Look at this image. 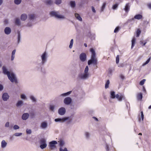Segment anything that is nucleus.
<instances>
[{
  "mask_svg": "<svg viewBox=\"0 0 151 151\" xmlns=\"http://www.w3.org/2000/svg\"><path fill=\"white\" fill-rule=\"evenodd\" d=\"M41 61L37 60L36 63L35 70L39 72H42V66L46 62L47 58V53L44 52L40 55Z\"/></svg>",
  "mask_w": 151,
  "mask_h": 151,
  "instance_id": "1",
  "label": "nucleus"
},
{
  "mask_svg": "<svg viewBox=\"0 0 151 151\" xmlns=\"http://www.w3.org/2000/svg\"><path fill=\"white\" fill-rule=\"evenodd\" d=\"M90 51L91 53V60L88 61V65H90L93 64L94 65H96L97 64V60L96 58V54L95 50L93 48H91Z\"/></svg>",
  "mask_w": 151,
  "mask_h": 151,
  "instance_id": "2",
  "label": "nucleus"
},
{
  "mask_svg": "<svg viewBox=\"0 0 151 151\" xmlns=\"http://www.w3.org/2000/svg\"><path fill=\"white\" fill-rule=\"evenodd\" d=\"M116 98L119 101H122V100H125V98L124 95L121 94L120 95L118 94L116 95L115 94V92L114 91H111L110 92V98L111 99H114Z\"/></svg>",
  "mask_w": 151,
  "mask_h": 151,
  "instance_id": "3",
  "label": "nucleus"
},
{
  "mask_svg": "<svg viewBox=\"0 0 151 151\" xmlns=\"http://www.w3.org/2000/svg\"><path fill=\"white\" fill-rule=\"evenodd\" d=\"M50 14L51 16L55 17L58 19H65V17L64 15L59 14V12L58 11H52L50 12Z\"/></svg>",
  "mask_w": 151,
  "mask_h": 151,
  "instance_id": "4",
  "label": "nucleus"
},
{
  "mask_svg": "<svg viewBox=\"0 0 151 151\" xmlns=\"http://www.w3.org/2000/svg\"><path fill=\"white\" fill-rule=\"evenodd\" d=\"M9 79L12 83H17V80L15 74L13 73H11L7 76Z\"/></svg>",
  "mask_w": 151,
  "mask_h": 151,
  "instance_id": "5",
  "label": "nucleus"
},
{
  "mask_svg": "<svg viewBox=\"0 0 151 151\" xmlns=\"http://www.w3.org/2000/svg\"><path fill=\"white\" fill-rule=\"evenodd\" d=\"M89 74H87L85 73H81L78 74V78L81 80H85L88 78Z\"/></svg>",
  "mask_w": 151,
  "mask_h": 151,
  "instance_id": "6",
  "label": "nucleus"
},
{
  "mask_svg": "<svg viewBox=\"0 0 151 151\" xmlns=\"http://www.w3.org/2000/svg\"><path fill=\"white\" fill-rule=\"evenodd\" d=\"M40 147L43 149L45 148L47 146V144L46 139L45 138H42L39 141Z\"/></svg>",
  "mask_w": 151,
  "mask_h": 151,
  "instance_id": "7",
  "label": "nucleus"
},
{
  "mask_svg": "<svg viewBox=\"0 0 151 151\" xmlns=\"http://www.w3.org/2000/svg\"><path fill=\"white\" fill-rule=\"evenodd\" d=\"M72 102V99L70 97H66L63 100V103L65 105H70Z\"/></svg>",
  "mask_w": 151,
  "mask_h": 151,
  "instance_id": "8",
  "label": "nucleus"
},
{
  "mask_svg": "<svg viewBox=\"0 0 151 151\" xmlns=\"http://www.w3.org/2000/svg\"><path fill=\"white\" fill-rule=\"evenodd\" d=\"M57 142L56 141H52L49 143V146L50 149L53 150L56 147L55 145L57 144Z\"/></svg>",
  "mask_w": 151,
  "mask_h": 151,
  "instance_id": "9",
  "label": "nucleus"
},
{
  "mask_svg": "<svg viewBox=\"0 0 151 151\" xmlns=\"http://www.w3.org/2000/svg\"><path fill=\"white\" fill-rule=\"evenodd\" d=\"M69 119V117L55 119V121L56 122H63Z\"/></svg>",
  "mask_w": 151,
  "mask_h": 151,
  "instance_id": "10",
  "label": "nucleus"
},
{
  "mask_svg": "<svg viewBox=\"0 0 151 151\" xmlns=\"http://www.w3.org/2000/svg\"><path fill=\"white\" fill-rule=\"evenodd\" d=\"M80 60L82 62H85L86 60V53H82L79 55Z\"/></svg>",
  "mask_w": 151,
  "mask_h": 151,
  "instance_id": "11",
  "label": "nucleus"
},
{
  "mask_svg": "<svg viewBox=\"0 0 151 151\" xmlns=\"http://www.w3.org/2000/svg\"><path fill=\"white\" fill-rule=\"evenodd\" d=\"M2 70L3 73L5 75H9L11 73H10L8 70L7 68L5 66L2 67Z\"/></svg>",
  "mask_w": 151,
  "mask_h": 151,
  "instance_id": "12",
  "label": "nucleus"
},
{
  "mask_svg": "<svg viewBox=\"0 0 151 151\" xmlns=\"http://www.w3.org/2000/svg\"><path fill=\"white\" fill-rule=\"evenodd\" d=\"M72 92V91H69L67 92L61 94L58 96V98L61 99H62L63 97L67 96L70 95Z\"/></svg>",
  "mask_w": 151,
  "mask_h": 151,
  "instance_id": "13",
  "label": "nucleus"
},
{
  "mask_svg": "<svg viewBox=\"0 0 151 151\" xmlns=\"http://www.w3.org/2000/svg\"><path fill=\"white\" fill-rule=\"evenodd\" d=\"M65 108L63 107L60 108L58 110V113L61 115H64L65 114Z\"/></svg>",
  "mask_w": 151,
  "mask_h": 151,
  "instance_id": "14",
  "label": "nucleus"
},
{
  "mask_svg": "<svg viewBox=\"0 0 151 151\" xmlns=\"http://www.w3.org/2000/svg\"><path fill=\"white\" fill-rule=\"evenodd\" d=\"M79 107L78 104L77 103H74L71 105L70 109L73 111H76Z\"/></svg>",
  "mask_w": 151,
  "mask_h": 151,
  "instance_id": "15",
  "label": "nucleus"
},
{
  "mask_svg": "<svg viewBox=\"0 0 151 151\" xmlns=\"http://www.w3.org/2000/svg\"><path fill=\"white\" fill-rule=\"evenodd\" d=\"M9 96L6 93H4L2 94V99L4 101H7L9 98Z\"/></svg>",
  "mask_w": 151,
  "mask_h": 151,
  "instance_id": "16",
  "label": "nucleus"
},
{
  "mask_svg": "<svg viewBox=\"0 0 151 151\" xmlns=\"http://www.w3.org/2000/svg\"><path fill=\"white\" fill-rule=\"evenodd\" d=\"M84 136L85 138L87 140L90 139L91 137L90 133L87 131H85L84 132Z\"/></svg>",
  "mask_w": 151,
  "mask_h": 151,
  "instance_id": "17",
  "label": "nucleus"
},
{
  "mask_svg": "<svg viewBox=\"0 0 151 151\" xmlns=\"http://www.w3.org/2000/svg\"><path fill=\"white\" fill-rule=\"evenodd\" d=\"M29 114L28 113H24L23 114L22 116V118L23 120H26L29 117Z\"/></svg>",
  "mask_w": 151,
  "mask_h": 151,
  "instance_id": "18",
  "label": "nucleus"
},
{
  "mask_svg": "<svg viewBox=\"0 0 151 151\" xmlns=\"http://www.w3.org/2000/svg\"><path fill=\"white\" fill-rule=\"evenodd\" d=\"M47 127V123L45 121L42 122L40 125V127L43 129H45Z\"/></svg>",
  "mask_w": 151,
  "mask_h": 151,
  "instance_id": "19",
  "label": "nucleus"
},
{
  "mask_svg": "<svg viewBox=\"0 0 151 151\" xmlns=\"http://www.w3.org/2000/svg\"><path fill=\"white\" fill-rule=\"evenodd\" d=\"M4 32L6 35H8L11 32V29L9 27H6L4 29Z\"/></svg>",
  "mask_w": 151,
  "mask_h": 151,
  "instance_id": "20",
  "label": "nucleus"
},
{
  "mask_svg": "<svg viewBox=\"0 0 151 151\" xmlns=\"http://www.w3.org/2000/svg\"><path fill=\"white\" fill-rule=\"evenodd\" d=\"M75 16L77 19L79 21L81 22L82 21V18L81 17L80 15L77 13L75 14Z\"/></svg>",
  "mask_w": 151,
  "mask_h": 151,
  "instance_id": "21",
  "label": "nucleus"
},
{
  "mask_svg": "<svg viewBox=\"0 0 151 151\" xmlns=\"http://www.w3.org/2000/svg\"><path fill=\"white\" fill-rule=\"evenodd\" d=\"M27 18V15L26 14H22L21 16V19L22 21H25Z\"/></svg>",
  "mask_w": 151,
  "mask_h": 151,
  "instance_id": "22",
  "label": "nucleus"
},
{
  "mask_svg": "<svg viewBox=\"0 0 151 151\" xmlns=\"http://www.w3.org/2000/svg\"><path fill=\"white\" fill-rule=\"evenodd\" d=\"M7 145V143L4 140H3L1 142V147L2 148H4L6 147Z\"/></svg>",
  "mask_w": 151,
  "mask_h": 151,
  "instance_id": "23",
  "label": "nucleus"
},
{
  "mask_svg": "<svg viewBox=\"0 0 151 151\" xmlns=\"http://www.w3.org/2000/svg\"><path fill=\"white\" fill-rule=\"evenodd\" d=\"M130 7V6L129 5V3H127L125 5V8L124 9L125 11L126 12H128L129 9Z\"/></svg>",
  "mask_w": 151,
  "mask_h": 151,
  "instance_id": "24",
  "label": "nucleus"
},
{
  "mask_svg": "<svg viewBox=\"0 0 151 151\" xmlns=\"http://www.w3.org/2000/svg\"><path fill=\"white\" fill-rule=\"evenodd\" d=\"M15 23L16 25L20 26L21 24L20 20L19 18H16L15 19Z\"/></svg>",
  "mask_w": 151,
  "mask_h": 151,
  "instance_id": "25",
  "label": "nucleus"
},
{
  "mask_svg": "<svg viewBox=\"0 0 151 151\" xmlns=\"http://www.w3.org/2000/svg\"><path fill=\"white\" fill-rule=\"evenodd\" d=\"M106 5V2H104L101 8L100 12H102L104 11V9H105Z\"/></svg>",
  "mask_w": 151,
  "mask_h": 151,
  "instance_id": "26",
  "label": "nucleus"
},
{
  "mask_svg": "<svg viewBox=\"0 0 151 151\" xmlns=\"http://www.w3.org/2000/svg\"><path fill=\"white\" fill-rule=\"evenodd\" d=\"M23 104V102L21 100H19L16 104V105L17 107H19L22 106Z\"/></svg>",
  "mask_w": 151,
  "mask_h": 151,
  "instance_id": "27",
  "label": "nucleus"
},
{
  "mask_svg": "<svg viewBox=\"0 0 151 151\" xmlns=\"http://www.w3.org/2000/svg\"><path fill=\"white\" fill-rule=\"evenodd\" d=\"M142 17V15L140 14H138L136 15L134 17L135 19H137L138 20L141 19Z\"/></svg>",
  "mask_w": 151,
  "mask_h": 151,
  "instance_id": "28",
  "label": "nucleus"
},
{
  "mask_svg": "<svg viewBox=\"0 0 151 151\" xmlns=\"http://www.w3.org/2000/svg\"><path fill=\"white\" fill-rule=\"evenodd\" d=\"M16 50H14L12 52V53L11 60L13 61L14 60L15 58V54L16 52Z\"/></svg>",
  "mask_w": 151,
  "mask_h": 151,
  "instance_id": "29",
  "label": "nucleus"
},
{
  "mask_svg": "<svg viewBox=\"0 0 151 151\" xmlns=\"http://www.w3.org/2000/svg\"><path fill=\"white\" fill-rule=\"evenodd\" d=\"M44 2L47 5H51L52 4V1L51 0H47L44 1Z\"/></svg>",
  "mask_w": 151,
  "mask_h": 151,
  "instance_id": "30",
  "label": "nucleus"
},
{
  "mask_svg": "<svg viewBox=\"0 0 151 151\" xmlns=\"http://www.w3.org/2000/svg\"><path fill=\"white\" fill-rule=\"evenodd\" d=\"M21 39V35L20 33L19 32H18V35L17 37V43L18 44H19L20 42V40Z\"/></svg>",
  "mask_w": 151,
  "mask_h": 151,
  "instance_id": "31",
  "label": "nucleus"
},
{
  "mask_svg": "<svg viewBox=\"0 0 151 151\" xmlns=\"http://www.w3.org/2000/svg\"><path fill=\"white\" fill-rule=\"evenodd\" d=\"M35 17V16L34 14H30L28 15L29 19L30 20H33L34 19Z\"/></svg>",
  "mask_w": 151,
  "mask_h": 151,
  "instance_id": "32",
  "label": "nucleus"
},
{
  "mask_svg": "<svg viewBox=\"0 0 151 151\" xmlns=\"http://www.w3.org/2000/svg\"><path fill=\"white\" fill-rule=\"evenodd\" d=\"M137 98L138 100H141L142 98V95L141 93H138L137 95Z\"/></svg>",
  "mask_w": 151,
  "mask_h": 151,
  "instance_id": "33",
  "label": "nucleus"
},
{
  "mask_svg": "<svg viewBox=\"0 0 151 151\" xmlns=\"http://www.w3.org/2000/svg\"><path fill=\"white\" fill-rule=\"evenodd\" d=\"M70 6L72 8H74L76 6V3L74 1H71L70 2Z\"/></svg>",
  "mask_w": 151,
  "mask_h": 151,
  "instance_id": "34",
  "label": "nucleus"
},
{
  "mask_svg": "<svg viewBox=\"0 0 151 151\" xmlns=\"http://www.w3.org/2000/svg\"><path fill=\"white\" fill-rule=\"evenodd\" d=\"M136 41V39L135 37H133L132 40V46L131 48L132 49L134 47Z\"/></svg>",
  "mask_w": 151,
  "mask_h": 151,
  "instance_id": "35",
  "label": "nucleus"
},
{
  "mask_svg": "<svg viewBox=\"0 0 151 151\" xmlns=\"http://www.w3.org/2000/svg\"><path fill=\"white\" fill-rule=\"evenodd\" d=\"M58 142L59 145L61 147L63 146L64 145V142L63 140H60L58 141Z\"/></svg>",
  "mask_w": 151,
  "mask_h": 151,
  "instance_id": "36",
  "label": "nucleus"
},
{
  "mask_svg": "<svg viewBox=\"0 0 151 151\" xmlns=\"http://www.w3.org/2000/svg\"><path fill=\"white\" fill-rule=\"evenodd\" d=\"M109 83V80H107L105 84V88L106 89H107L108 88Z\"/></svg>",
  "mask_w": 151,
  "mask_h": 151,
  "instance_id": "37",
  "label": "nucleus"
},
{
  "mask_svg": "<svg viewBox=\"0 0 151 151\" xmlns=\"http://www.w3.org/2000/svg\"><path fill=\"white\" fill-rule=\"evenodd\" d=\"M30 98L32 102H35L36 101V99L34 96L32 95H31L30 96Z\"/></svg>",
  "mask_w": 151,
  "mask_h": 151,
  "instance_id": "38",
  "label": "nucleus"
},
{
  "mask_svg": "<svg viewBox=\"0 0 151 151\" xmlns=\"http://www.w3.org/2000/svg\"><path fill=\"white\" fill-rule=\"evenodd\" d=\"M22 1V0H14V3L16 5L20 4Z\"/></svg>",
  "mask_w": 151,
  "mask_h": 151,
  "instance_id": "39",
  "label": "nucleus"
},
{
  "mask_svg": "<svg viewBox=\"0 0 151 151\" xmlns=\"http://www.w3.org/2000/svg\"><path fill=\"white\" fill-rule=\"evenodd\" d=\"M62 2V0H55V3L57 5L60 4Z\"/></svg>",
  "mask_w": 151,
  "mask_h": 151,
  "instance_id": "40",
  "label": "nucleus"
},
{
  "mask_svg": "<svg viewBox=\"0 0 151 151\" xmlns=\"http://www.w3.org/2000/svg\"><path fill=\"white\" fill-rule=\"evenodd\" d=\"M73 43V39H72L70 40V44L69 46V47L70 49H71L72 48Z\"/></svg>",
  "mask_w": 151,
  "mask_h": 151,
  "instance_id": "41",
  "label": "nucleus"
},
{
  "mask_svg": "<svg viewBox=\"0 0 151 151\" xmlns=\"http://www.w3.org/2000/svg\"><path fill=\"white\" fill-rule=\"evenodd\" d=\"M88 66H86L84 69V73H86L87 74H89V73H88Z\"/></svg>",
  "mask_w": 151,
  "mask_h": 151,
  "instance_id": "42",
  "label": "nucleus"
},
{
  "mask_svg": "<svg viewBox=\"0 0 151 151\" xmlns=\"http://www.w3.org/2000/svg\"><path fill=\"white\" fill-rule=\"evenodd\" d=\"M150 58H149L146 61V62L143 63L142 65V66H144L150 62Z\"/></svg>",
  "mask_w": 151,
  "mask_h": 151,
  "instance_id": "43",
  "label": "nucleus"
},
{
  "mask_svg": "<svg viewBox=\"0 0 151 151\" xmlns=\"http://www.w3.org/2000/svg\"><path fill=\"white\" fill-rule=\"evenodd\" d=\"M22 134V133L17 132L14 134V135L16 137L21 136Z\"/></svg>",
  "mask_w": 151,
  "mask_h": 151,
  "instance_id": "44",
  "label": "nucleus"
},
{
  "mask_svg": "<svg viewBox=\"0 0 151 151\" xmlns=\"http://www.w3.org/2000/svg\"><path fill=\"white\" fill-rule=\"evenodd\" d=\"M20 97L23 99H27V97L24 94H22L20 96Z\"/></svg>",
  "mask_w": 151,
  "mask_h": 151,
  "instance_id": "45",
  "label": "nucleus"
},
{
  "mask_svg": "<svg viewBox=\"0 0 151 151\" xmlns=\"http://www.w3.org/2000/svg\"><path fill=\"white\" fill-rule=\"evenodd\" d=\"M118 6V4H117L114 5L112 7V8L114 10H115L117 9Z\"/></svg>",
  "mask_w": 151,
  "mask_h": 151,
  "instance_id": "46",
  "label": "nucleus"
},
{
  "mask_svg": "<svg viewBox=\"0 0 151 151\" xmlns=\"http://www.w3.org/2000/svg\"><path fill=\"white\" fill-rule=\"evenodd\" d=\"M55 107L52 105H50V110L52 111H54Z\"/></svg>",
  "mask_w": 151,
  "mask_h": 151,
  "instance_id": "47",
  "label": "nucleus"
},
{
  "mask_svg": "<svg viewBox=\"0 0 151 151\" xmlns=\"http://www.w3.org/2000/svg\"><path fill=\"white\" fill-rule=\"evenodd\" d=\"M120 29V27H117L115 29L114 32L115 33H117Z\"/></svg>",
  "mask_w": 151,
  "mask_h": 151,
  "instance_id": "48",
  "label": "nucleus"
},
{
  "mask_svg": "<svg viewBox=\"0 0 151 151\" xmlns=\"http://www.w3.org/2000/svg\"><path fill=\"white\" fill-rule=\"evenodd\" d=\"M119 55H117L116 58V64H118L119 62Z\"/></svg>",
  "mask_w": 151,
  "mask_h": 151,
  "instance_id": "49",
  "label": "nucleus"
},
{
  "mask_svg": "<svg viewBox=\"0 0 151 151\" xmlns=\"http://www.w3.org/2000/svg\"><path fill=\"white\" fill-rule=\"evenodd\" d=\"M96 37V35L94 34H92L91 35V37L92 40H95Z\"/></svg>",
  "mask_w": 151,
  "mask_h": 151,
  "instance_id": "50",
  "label": "nucleus"
},
{
  "mask_svg": "<svg viewBox=\"0 0 151 151\" xmlns=\"http://www.w3.org/2000/svg\"><path fill=\"white\" fill-rule=\"evenodd\" d=\"M141 33V31L139 29H138L137 31V37H138Z\"/></svg>",
  "mask_w": 151,
  "mask_h": 151,
  "instance_id": "51",
  "label": "nucleus"
},
{
  "mask_svg": "<svg viewBox=\"0 0 151 151\" xmlns=\"http://www.w3.org/2000/svg\"><path fill=\"white\" fill-rule=\"evenodd\" d=\"M145 81H146V80L145 79H143L141 81H140L139 84L141 85H143L144 84V83H145Z\"/></svg>",
  "mask_w": 151,
  "mask_h": 151,
  "instance_id": "52",
  "label": "nucleus"
},
{
  "mask_svg": "<svg viewBox=\"0 0 151 151\" xmlns=\"http://www.w3.org/2000/svg\"><path fill=\"white\" fill-rule=\"evenodd\" d=\"M19 128V127L17 125H15L13 127V129L15 130L18 129Z\"/></svg>",
  "mask_w": 151,
  "mask_h": 151,
  "instance_id": "53",
  "label": "nucleus"
},
{
  "mask_svg": "<svg viewBox=\"0 0 151 151\" xmlns=\"http://www.w3.org/2000/svg\"><path fill=\"white\" fill-rule=\"evenodd\" d=\"M59 150L60 151H68L67 148L66 147H65L63 149L61 147L60 148Z\"/></svg>",
  "mask_w": 151,
  "mask_h": 151,
  "instance_id": "54",
  "label": "nucleus"
},
{
  "mask_svg": "<svg viewBox=\"0 0 151 151\" xmlns=\"http://www.w3.org/2000/svg\"><path fill=\"white\" fill-rule=\"evenodd\" d=\"M26 132L27 134H30L32 133V131L30 129H27L26 130Z\"/></svg>",
  "mask_w": 151,
  "mask_h": 151,
  "instance_id": "55",
  "label": "nucleus"
},
{
  "mask_svg": "<svg viewBox=\"0 0 151 151\" xmlns=\"http://www.w3.org/2000/svg\"><path fill=\"white\" fill-rule=\"evenodd\" d=\"M141 117L142 119V120L143 121V119L144 118V116L143 111H142L141 112Z\"/></svg>",
  "mask_w": 151,
  "mask_h": 151,
  "instance_id": "56",
  "label": "nucleus"
},
{
  "mask_svg": "<svg viewBox=\"0 0 151 151\" xmlns=\"http://www.w3.org/2000/svg\"><path fill=\"white\" fill-rule=\"evenodd\" d=\"M9 122H6L5 125V127H9Z\"/></svg>",
  "mask_w": 151,
  "mask_h": 151,
  "instance_id": "57",
  "label": "nucleus"
},
{
  "mask_svg": "<svg viewBox=\"0 0 151 151\" xmlns=\"http://www.w3.org/2000/svg\"><path fill=\"white\" fill-rule=\"evenodd\" d=\"M91 8H92V12L93 13H95L96 12V11L94 7L93 6H92Z\"/></svg>",
  "mask_w": 151,
  "mask_h": 151,
  "instance_id": "58",
  "label": "nucleus"
},
{
  "mask_svg": "<svg viewBox=\"0 0 151 151\" xmlns=\"http://www.w3.org/2000/svg\"><path fill=\"white\" fill-rule=\"evenodd\" d=\"M120 78L122 80H124V76L122 74H121L120 75Z\"/></svg>",
  "mask_w": 151,
  "mask_h": 151,
  "instance_id": "59",
  "label": "nucleus"
},
{
  "mask_svg": "<svg viewBox=\"0 0 151 151\" xmlns=\"http://www.w3.org/2000/svg\"><path fill=\"white\" fill-rule=\"evenodd\" d=\"M147 6L148 8L149 9H151V3H149L148 4H147Z\"/></svg>",
  "mask_w": 151,
  "mask_h": 151,
  "instance_id": "60",
  "label": "nucleus"
},
{
  "mask_svg": "<svg viewBox=\"0 0 151 151\" xmlns=\"http://www.w3.org/2000/svg\"><path fill=\"white\" fill-rule=\"evenodd\" d=\"M124 65L123 63H120L119 65V67H123Z\"/></svg>",
  "mask_w": 151,
  "mask_h": 151,
  "instance_id": "61",
  "label": "nucleus"
},
{
  "mask_svg": "<svg viewBox=\"0 0 151 151\" xmlns=\"http://www.w3.org/2000/svg\"><path fill=\"white\" fill-rule=\"evenodd\" d=\"M3 89V87L2 85L0 84V91H1Z\"/></svg>",
  "mask_w": 151,
  "mask_h": 151,
  "instance_id": "62",
  "label": "nucleus"
},
{
  "mask_svg": "<svg viewBox=\"0 0 151 151\" xmlns=\"http://www.w3.org/2000/svg\"><path fill=\"white\" fill-rule=\"evenodd\" d=\"M32 26V24L31 23H28L27 25V27H30Z\"/></svg>",
  "mask_w": 151,
  "mask_h": 151,
  "instance_id": "63",
  "label": "nucleus"
},
{
  "mask_svg": "<svg viewBox=\"0 0 151 151\" xmlns=\"http://www.w3.org/2000/svg\"><path fill=\"white\" fill-rule=\"evenodd\" d=\"M93 118L96 121H98V119L97 118H96V117H93Z\"/></svg>",
  "mask_w": 151,
  "mask_h": 151,
  "instance_id": "64",
  "label": "nucleus"
}]
</instances>
